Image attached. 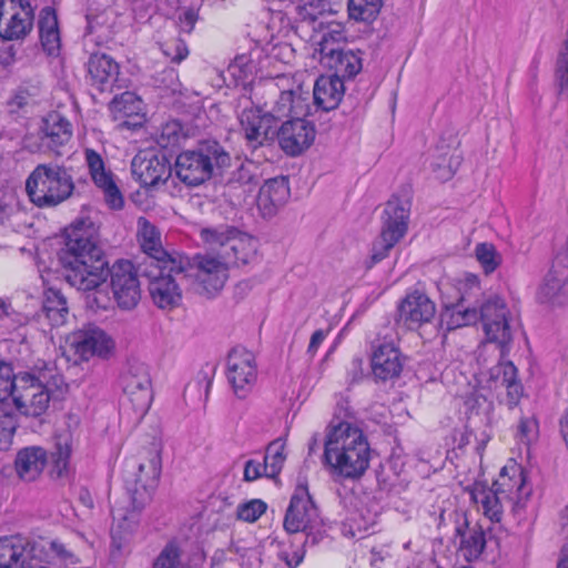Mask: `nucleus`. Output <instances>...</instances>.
I'll list each match as a JSON object with an SVG mask.
<instances>
[{
    "instance_id": "f257e3e1",
    "label": "nucleus",
    "mask_w": 568,
    "mask_h": 568,
    "mask_svg": "<svg viewBox=\"0 0 568 568\" xmlns=\"http://www.w3.org/2000/svg\"><path fill=\"white\" fill-rule=\"evenodd\" d=\"M63 264L67 282L88 293L91 308L108 310L111 296L105 291L110 271L99 246V227L90 219H79L65 230Z\"/></svg>"
},
{
    "instance_id": "f03ea898",
    "label": "nucleus",
    "mask_w": 568,
    "mask_h": 568,
    "mask_svg": "<svg viewBox=\"0 0 568 568\" xmlns=\"http://www.w3.org/2000/svg\"><path fill=\"white\" fill-rule=\"evenodd\" d=\"M92 555V544L82 537L77 545L21 537L0 538V568H59L83 564Z\"/></svg>"
},
{
    "instance_id": "7ed1b4c3",
    "label": "nucleus",
    "mask_w": 568,
    "mask_h": 568,
    "mask_svg": "<svg viewBox=\"0 0 568 568\" xmlns=\"http://www.w3.org/2000/svg\"><path fill=\"white\" fill-rule=\"evenodd\" d=\"M65 387L63 377L54 368H45L37 374L13 375L12 368L0 364V404L9 397L16 408L27 416H40L57 392Z\"/></svg>"
},
{
    "instance_id": "20e7f679",
    "label": "nucleus",
    "mask_w": 568,
    "mask_h": 568,
    "mask_svg": "<svg viewBox=\"0 0 568 568\" xmlns=\"http://www.w3.org/2000/svg\"><path fill=\"white\" fill-rule=\"evenodd\" d=\"M369 459V444L358 426L344 420L326 428L324 462L332 473L343 478H359L367 470Z\"/></svg>"
},
{
    "instance_id": "39448f33",
    "label": "nucleus",
    "mask_w": 568,
    "mask_h": 568,
    "mask_svg": "<svg viewBox=\"0 0 568 568\" xmlns=\"http://www.w3.org/2000/svg\"><path fill=\"white\" fill-rule=\"evenodd\" d=\"M74 182L60 165L39 164L26 181L30 201L38 207H54L67 201L74 191Z\"/></svg>"
},
{
    "instance_id": "423d86ee",
    "label": "nucleus",
    "mask_w": 568,
    "mask_h": 568,
    "mask_svg": "<svg viewBox=\"0 0 568 568\" xmlns=\"http://www.w3.org/2000/svg\"><path fill=\"white\" fill-rule=\"evenodd\" d=\"M72 440L70 435H59L53 452L48 455L47 450L39 446H30L18 452L14 460L17 476L23 481H33L40 477L44 468L52 464V471L62 476L68 468L71 455Z\"/></svg>"
},
{
    "instance_id": "0eeeda50",
    "label": "nucleus",
    "mask_w": 568,
    "mask_h": 568,
    "mask_svg": "<svg viewBox=\"0 0 568 568\" xmlns=\"http://www.w3.org/2000/svg\"><path fill=\"white\" fill-rule=\"evenodd\" d=\"M201 239L229 266L246 265L255 258L257 252V241L232 226L202 229Z\"/></svg>"
},
{
    "instance_id": "6e6552de",
    "label": "nucleus",
    "mask_w": 568,
    "mask_h": 568,
    "mask_svg": "<svg viewBox=\"0 0 568 568\" xmlns=\"http://www.w3.org/2000/svg\"><path fill=\"white\" fill-rule=\"evenodd\" d=\"M231 158L220 145L202 146L197 151H185L178 155L175 171L179 179L189 185H200L216 170L229 166Z\"/></svg>"
},
{
    "instance_id": "1a4fd4ad",
    "label": "nucleus",
    "mask_w": 568,
    "mask_h": 568,
    "mask_svg": "<svg viewBox=\"0 0 568 568\" xmlns=\"http://www.w3.org/2000/svg\"><path fill=\"white\" fill-rule=\"evenodd\" d=\"M113 338L98 326H85L70 333L65 339L63 354L73 364L90 361L92 357H109L114 351Z\"/></svg>"
},
{
    "instance_id": "9d476101",
    "label": "nucleus",
    "mask_w": 568,
    "mask_h": 568,
    "mask_svg": "<svg viewBox=\"0 0 568 568\" xmlns=\"http://www.w3.org/2000/svg\"><path fill=\"white\" fill-rule=\"evenodd\" d=\"M186 277L193 280L197 293L213 296L225 285L229 277V265L220 255H199L186 266Z\"/></svg>"
},
{
    "instance_id": "9b49d317",
    "label": "nucleus",
    "mask_w": 568,
    "mask_h": 568,
    "mask_svg": "<svg viewBox=\"0 0 568 568\" xmlns=\"http://www.w3.org/2000/svg\"><path fill=\"white\" fill-rule=\"evenodd\" d=\"M384 223L379 240L372 252L373 263H377L388 255L406 234L408 229V209L398 201H389L384 210Z\"/></svg>"
},
{
    "instance_id": "f8f14e48",
    "label": "nucleus",
    "mask_w": 568,
    "mask_h": 568,
    "mask_svg": "<svg viewBox=\"0 0 568 568\" xmlns=\"http://www.w3.org/2000/svg\"><path fill=\"white\" fill-rule=\"evenodd\" d=\"M72 124L59 111H49L41 120L39 136H30L27 146L32 152H55L71 140Z\"/></svg>"
},
{
    "instance_id": "ddd939ff",
    "label": "nucleus",
    "mask_w": 568,
    "mask_h": 568,
    "mask_svg": "<svg viewBox=\"0 0 568 568\" xmlns=\"http://www.w3.org/2000/svg\"><path fill=\"white\" fill-rule=\"evenodd\" d=\"M34 9L29 0H0V38L22 40L32 30Z\"/></svg>"
},
{
    "instance_id": "4468645a",
    "label": "nucleus",
    "mask_w": 568,
    "mask_h": 568,
    "mask_svg": "<svg viewBox=\"0 0 568 568\" xmlns=\"http://www.w3.org/2000/svg\"><path fill=\"white\" fill-rule=\"evenodd\" d=\"M111 303L121 310L134 308L141 298V285L134 265L129 261L113 264L110 271Z\"/></svg>"
},
{
    "instance_id": "2eb2a0df",
    "label": "nucleus",
    "mask_w": 568,
    "mask_h": 568,
    "mask_svg": "<svg viewBox=\"0 0 568 568\" xmlns=\"http://www.w3.org/2000/svg\"><path fill=\"white\" fill-rule=\"evenodd\" d=\"M138 240L142 251L155 261L158 268L178 273L183 268L185 256L168 253L162 245L161 232L145 217L138 220Z\"/></svg>"
},
{
    "instance_id": "dca6fc26",
    "label": "nucleus",
    "mask_w": 568,
    "mask_h": 568,
    "mask_svg": "<svg viewBox=\"0 0 568 568\" xmlns=\"http://www.w3.org/2000/svg\"><path fill=\"white\" fill-rule=\"evenodd\" d=\"M189 260L185 257V264L179 272L159 268V275H155L149 286L152 302L163 311H171L182 304L183 293L181 281L186 277V266Z\"/></svg>"
},
{
    "instance_id": "f3484780",
    "label": "nucleus",
    "mask_w": 568,
    "mask_h": 568,
    "mask_svg": "<svg viewBox=\"0 0 568 568\" xmlns=\"http://www.w3.org/2000/svg\"><path fill=\"white\" fill-rule=\"evenodd\" d=\"M161 471L160 452L154 448L145 456L141 457L138 465V473L134 480L129 485L131 503L136 508H143L152 497Z\"/></svg>"
},
{
    "instance_id": "a211bd4d",
    "label": "nucleus",
    "mask_w": 568,
    "mask_h": 568,
    "mask_svg": "<svg viewBox=\"0 0 568 568\" xmlns=\"http://www.w3.org/2000/svg\"><path fill=\"white\" fill-rule=\"evenodd\" d=\"M226 376L235 395L244 398L257 378L255 356L245 348H234L227 357Z\"/></svg>"
},
{
    "instance_id": "6ab92c4d",
    "label": "nucleus",
    "mask_w": 568,
    "mask_h": 568,
    "mask_svg": "<svg viewBox=\"0 0 568 568\" xmlns=\"http://www.w3.org/2000/svg\"><path fill=\"white\" fill-rule=\"evenodd\" d=\"M316 136L315 124L306 116H296L284 121L278 131V144L290 156H297L314 143Z\"/></svg>"
},
{
    "instance_id": "aec40b11",
    "label": "nucleus",
    "mask_w": 568,
    "mask_h": 568,
    "mask_svg": "<svg viewBox=\"0 0 568 568\" xmlns=\"http://www.w3.org/2000/svg\"><path fill=\"white\" fill-rule=\"evenodd\" d=\"M240 121L253 148L273 141L280 129L278 118L268 109H243Z\"/></svg>"
},
{
    "instance_id": "412c9836",
    "label": "nucleus",
    "mask_w": 568,
    "mask_h": 568,
    "mask_svg": "<svg viewBox=\"0 0 568 568\" xmlns=\"http://www.w3.org/2000/svg\"><path fill=\"white\" fill-rule=\"evenodd\" d=\"M84 155L90 178L102 192L105 204L112 210L122 209L123 195L112 171L105 166L103 159L94 150L85 149Z\"/></svg>"
},
{
    "instance_id": "4be33fe9",
    "label": "nucleus",
    "mask_w": 568,
    "mask_h": 568,
    "mask_svg": "<svg viewBox=\"0 0 568 568\" xmlns=\"http://www.w3.org/2000/svg\"><path fill=\"white\" fill-rule=\"evenodd\" d=\"M131 171L143 186L165 182L171 174L169 161L155 150L140 151L132 160Z\"/></svg>"
},
{
    "instance_id": "5701e85b",
    "label": "nucleus",
    "mask_w": 568,
    "mask_h": 568,
    "mask_svg": "<svg viewBox=\"0 0 568 568\" xmlns=\"http://www.w3.org/2000/svg\"><path fill=\"white\" fill-rule=\"evenodd\" d=\"M318 520L317 509L305 486H297L284 519L288 532L313 528Z\"/></svg>"
},
{
    "instance_id": "b1692460",
    "label": "nucleus",
    "mask_w": 568,
    "mask_h": 568,
    "mask_svg": "<svg viewBox=\"0 0 568 568\" xmlns=\"http://www.w3.org/2000/svg\"><path fill=\"white\" fill-rule=\"evenodd\" d=\"M493 486L501 496L508 499V504L511 508L520 506L530 495V488L526 484V473L524 468L514 460H509L508 464L503 467Z\"/></svg>"
},
{
    "instance_id": "393cba45",
    "label": "nucleus",
    "mask_w": 568,
    "mask_h": 568,
    "mask_svg": "<svg viewBox=\"0 0 568 568\" xmlns=\"http://www.w3.org/2000/svg\"><path fill=\"white\" fill-rule=\"evenodd\" d=\"M123 392L138 410H146L152 402L151 379L144 364L133 363L122 376Z\"/></svg>"
},
{
    "instance_id": "a878e982",
    "label": "nucleus",
    "mask_w": 568,
    "mask_h": 568,
    "mask_svg": "<svg viewBox=\"0 0 568 568\" xmlns=\"http://www.w3.org/2000/svg\"><path fill=\"white\" fill-rule=\"evenodd\" d=\"M503 313L505 317L510 316L504 300L498 296H488L483 301L478 310L476 307H466L453 311L449 325L450 327H459L474 324L480 320L483 327H486L488 316L491 322H499L498 316Z\"/></svg>"
},
{
    "instance_id": "bb28decb",
    "label": "nucleus",
    "mask_w": 568,
    "mask_h": 568,
    "mask_svg": "<svg viewBox=\"0 0 568 568\" xmlns=\"http://www.w3.org/2000/svg\"><path fill=\"white\" fill-rule=\"evenodd\" d=\"M435 314L434 302L418 291L409 293L399 305V321L409 329H417L429 323Z\"/></svg>"
},
{
    "instance_id": "cd10ccee",
    "label": "nucleus",
    "mask_w": 568,
    "mask_h": 568,
    "mask_svg": "<svg viewBox=\"0 0 568 568\" xmlns=\"http://www.w3.org/2000/svg\"><path fill=\"white\" fill-rule=\"evenodd\" d=\"M290 186L287 179L277 176L266 180L260 187L256 205L264 217H271L287 202Z\"/></svg>"
},
{
    "instance_id": "c85d7f7f",
    "label": "nucleus",
    "mask_w": 568,
    "mask_h": 568,
    "mask_svg": "<svg viewBox=\"0 0 568 568\" xmlns=\"http://www.w3.org/2000/svg\"><path fill=\"white\" fill-rule=\"evenodd\" d=\"M321 63L334 71L341 81L354 78L362 70L361 57L352 50L324 47Z\"/></svg>"
},
{
    "instance_id": "c756f323",
    "label": "nucleus",
    "mask_w": 568,
    "mask_h": 568,
    "mask_svg": "<svg viewBox=\"0 0 568 568\" xmlns=\"http://www.w3.org/2000/svg\"><path fill=\"white\" fill-rule=\"evenodd\" d=\"M457 144L456 138L450 136L447 142H439L434 148L432 171L436 180L445 182L454 176L459 165V156L456 154Z\"/></svg>"
},
{
    "instance_id": "7c9ffc66",
    "label": "nucleus",
    "mask_w": 568,
    "mask_h": 568,
    "mask_svg": "<svg viewBox=\"0 0 568 568\" xmlns=\"http://www.w3.org/2000/svg\"><path fill=\"white\" fill-rule=\"evenodd\" d=\"M537 301L550 308H557L568 303L567 277L551 268L542 280L537 291Z\"/></svg>"
},
{
    "instance_id": "2f4dec72",
    "label": "nucleus",
    "mask_w": 568,
    "mask_h": 568,
    "mask_svg": "<svg viewBox=\"0 0 568 568\" xmlns=\"http://www.w3.org/2000/svg\"><path fill=\"white\" fill-rule=\"evenodd\" d=\"M403 362L398 348L393 343L381 344L372 356V371L376 378L382 381L397 377L402 371Z\"/></svg>"
},
{
    "instance_id": "473e14b6",
    "label": "nucleus",
    "mask_w": 568,
    "mask_h": 568,
    "mask_svg": "<svg viewBox=\"0 0 568 568\" xmlns=\"http://www.w3.org/2000/svg\"><path fill=\"white\" fill-rule=\"evenodd\" d=\"M470 496L473 501L477 505L478 510L491 521H500L505 509L508 507L511 508L508 504V499L501 496L493 485L491 487H487L483 484H476Z\"/></svg>"
},
{
    "instance_id": "72a5a7b5",
    "label": "nucleus",
    "mask_w": 568,
    "mask_h": 568,
    "mask_svg": "<svg viewBox=\"0 0 568 568\" xmlns=\"http://www.w3.org/2000/svg\"><path fill=\"white\" fill-rule=\"evenodd\" d=\"M132 506V510L116 508L113 511L114 524L111 536L113 545L119 550L130 544L139 526V511L142 508H136L134 504Z\"/></svg>"
},
{
    "instance_id": "f704fd0d",
    "label": "nucleus",
    "mask_w": 568,
    "mask_h": 568,
    "mask_svg": "<svg viewBox=\"0 0 568 568\" xmlns=\"http://www.w3.org/2000/svg\"><path fill=\"white\" fill-rule=\"evenodd\" d=\"M88 72L92 85L103 91L116 80L119 64L112 57L97 52L88 61Z\"/></svg>"
},
{
    "instance_id": "c9c22d12",
    "label": "nucleus",
    "mask_w": 568,
    "mask_h": 568,
    "mask_svg": "<svg viewBox=\"0 0 568 568\" xmlns=\"http://www.w3.org/2000/svg\"><path fill=\"white\" fill-rule=\"evenodd\" d=\"M39 34L43 51L50 57H58L61 51V38L58 17L51 7H45L40 12Z\"/></svg>"
},
{
    "instance_id": "e433bc0d",
    "label": "nucleus",
    "mask_w": 568,
    "mask_h": 568,
    "mask_svg": "<svg viewBox=\"0 0 568 568\" xmlns=\"http://www.w3.org/2000/svg\"><path fill=\"white\" fill-rule=\"evenodd\" d=\"M344 94V83L335 77H321L316 80L313 89V99L316 106L332 103L331 106H338Z\"/></svg>"
},
{
    "instance_id": "4c0bfd02",
    "label": "nucleus",
    "mask_w": 568,
    "mask_h": 568,
    "mask_svg": "<svg viewBox=\"0 0 568 568\" xmlns=\"http://www.w3.org/2000/svg\"><path fill=\"white\" fill-rule=\"evenodd\" d=\"M42 313L51 327H60L67 323L69 310L65 298L59 291L52 288L45 291Z\"/></svg>"
},
{
    "instance_id": "58836bf2",
    "label": "nucleus",
    "mask_w": 568,
    "mask_h": 568,
    "mask_svg": "<svg viewBox=\"0 0 568 568\" xmlns=\"http://www.w3.org/2000/svg\"><path fill=\"white\" fill-rule=\"evenodd\" d=\"M500 373H503L501 388L507 392L508 404L516 405L523 394V387L517 382V369L513 363L505 362L491 368V376L495 379L499 378Z\"/></svg>"
},
{
    "instance_id": "ea45409f",
    "label": "nucleus",
    "mask_w": 568,
    "mask_h": 568,
    "mask_svg": "<svg viewBox=\"0 0 568 568\" xmlns=\"http://www.w3.org/2000/svg\"><path fill=\"white\" fill-rule=\"evenodd\" d=\"M253 169L255 170L252 163L243 164L229 183L230 191L239 192V197H242L243 201L255 191L258 184V176Z\"/></svg>"
},
{
    "instance_id": "a19ab883",
    "label": "nucleus",
    "mask_w": 568,
    "mask_h": 568,
    "mask_svg": "<svg viewBox=\"0 0 568 568\" xmlns=\"http://www.w3.org/2000/svg\"><path fill=\"white\" fill-rule=\"evenodd\" d=\"M286 460V442L283 438L273 440L266 448L264 471L267 477H275L282 470Z\"/></svg>"
},
{
    "instance_id": "79ce46f5",
    "label": "nucleus",
    "mask_w": 568,
    "mask_h": 568,
    "mask_svg": "<svg viewBox=\"0 0 568 568\" xmlns=\"http://www.w3.org/2000/svg\"><path fill=\"white\" fill-rule=\"evenodd\" d=\"M499 322H491L490 317L487 318L486 327H484V332L486 338L490 343H495L499 345L501 348L507 346L511 338L513 332L509 324V317H505L504 313L498 316Z\"/></svg>"
},
{
    "instance_id": "37998d69",
    "label": "nucleus",
    "mask_w": 568,
    "mask_h": 568,
    "mask_svg": "<svg viewBox=\"0 0 568 568\" xmlns=\"http://www.w3.org/2000/svg\"><path fill=\"white\" fill-rule=\"evenodd\" d=\"M460 549L465 552V557L470 560L477 558L485 547V536L479 528H468L464 531L459 530Z\"/></svg>"
},
{
    "instance_id": "c03bdc74",
    "label": "nucleus",
    "mask_w": 568,
    "mask_h": 568,
    "mask_svg": "<svg viewBox=\"0 0 568 568\" xmlns=\"http://www.w3.org/2000/svg\"><path fill=\"white\" fill-rule=\"evenodd\" d=\"M327 4V0H300L295 7L296 20L315 23L324 18Z\"/></svg>"
},
{
    "instance_id": "a18cd8bd",
    "label": "nucleus",
    "mask_w": 568,
    "mask_h": 568,
    "mask_svg": "<svg viewBox=\"0 0 568 568\" xmlns=\"http://www.w3.org/2000/svg\"><path fill=\"white\" fill-rule=\"evenodd\" d=\"M255 67L246 55L236 57L227 67L225 73L234 80V84L243 85L251 81Z\"/></svg>"
},
{
    "instance_id": "49530a36",
    "label": "nucleus",
    "mask_w": 568,
    "mask_h": 568,
    "mask_svg": "<svg viewBox=\"0 0 568 568\" xmlns=\"http://www.w3.org/2000/svg\"><path fill=\"white\" fill-rule=\"evenodd\" d=\"M382 7V0H348L349 17L357 21H372Z\"/></svg>"
},
{
    "instance_id": "de8ad7c7",
    "label": "nucleus",
    "mask_w": 568,
    "mask_h": 568,
    "mask_svg": "<svg viewBox=\"0 0 568 568\" xmlns=\"http://www.w3.org/2000/svg\"><path fill=\"white\" fill-rule=\"evenodd\" d=\"M475 257L484 272L490 274L501 264V255L490 243H480L475 247Z\"/></svg>"
},
{
    "instance_id": "09e8293b",
    "label": "nucleus",
    "mask_w": 568,
    "mask_h": 568,
    "mask_svg": "<svg viewBox=\"0 0 568 568\" xmlns=\"http://www.w3.org/2000/svg\"><path fill=\"white\" fill-rule=\"evenodd\" d=\"M326 24L323 30L320 45V58L323 55L324 47L341 48L339 44L345 40V29L342 23L334 21H320V26Z\"/></svg>"
},
{
    "instance_id": "8fccbe9b",
    "label": "nucleus",
    "mask_w": 568,
    "mask_h": 568,
    "mask_svg": "<svg viewBox=\"0 0 568 568\" xmlns=\"http://www.w3.org/2000/svg\"><path fill=\"white\" fill-rule=\"evenodd\" d=\"M186 139V132L179 121L166 122L161 130L158 143L162 148H174Z\"/></svg>"
},
{
    "instance_id": "3c124183",
    "label": "nucleus",
    "mask_w": 568,
    "mask_h": 568,
    "mask_svg": "<svg viewBox=\"0 0 568 568\" xmlns=\"http://www.w3.org/2000/svg\"><path fill=\"white\" fill-rule=\"evenodd\" d=\"M266 504L261 499H252L237 506V519L246 523L256 521L265 511Z\"/></svg>"
},
{
    "instance_id": "603ef678",
    "label": "nucleus",
    "mask_w": 568,
    "mask_h": 568,
    "mask_svg": "<svg viewBox=\"0 0 568 568\" xmlns=\"http://www.w3.org/2000/svg\"><path fill=\"white\" fill-rule=\"evenodd\" d=\"M458 290L462 293V302L478 296L481 293L479 278L475 274L465 273L457 277Z\"/></svg>"
},
{
    "instance_id": "864d4df0",
    "label": "nucleus",
    "mask_w": 568,
    "mask_h": 568,
    "mask_svg": "<svg viewBox=\"0 0 568 568\" xmlns=\"http://www.w3.org/2000/svg\"><path fill=\"white\" fill-rule=\"evenodd\" d=\"M14 430L13 417L6 413L0 404V450H7L11 446Z\"/></svg>"
},
{
    "instance_id": "5fc2aeb1",
    "label": "nucleus",
    "mask_w": 568,
    "mask_h": 568,
    "mask_svg": "<svg viewBox=\"0 0 568 568\" xmlns=\"http://www.w3.org/2000/svg\"><path fill=\"white\" fill-rule=\"evenodd\" d=\"M438 288L447 308L458 307L462 302V293L458 290L457 277L442 281Z\"/></svg>"
},
{
    "instance_id": "6e6d98bb",
    "label": "nucleus",
    "mask_w": 568,
    "mask_h": 568,
    "mask_svg": "<svg viewBox=\"0 0 568 568\" xmlns=\"http://www.w3.org/2000/svg\"><path fill=\"white\" fill-rule=\"evenodd\" d=\"M154 568H185L180 561L179 548L170 544L159 555L154 562Z\"/></svg>"
},
{
    "instance_id": "4d7b16f0",
    "label": "nucleus",
    "mask_w": 568,
    "mask_h": 568,
    "mask_svg": "<svg viewBox=\"0 0 568 568\" xmlns=\"http://www.w3.org/2000/svg\"><path fill=\"white\" fill-rule=\"evenodd\" d=\"M308 99V92H304L301 85L296 89L284 90L281 92L277 106H302V103Z\"/></svg>"
},
{
    "instance_id": "13d9d810",
    "label": "nucleus",
    "mask_w": 568,
    "mask_h": 568,
    "mask_svg": "<svg viewBox=\"0 0 568 568\" xmlns=\"http://www.w3.org/2000/svg\"><path fill=\"white\" fill-rule=\"evenodd\" d=\"M162 51L168 58L171 59L172 62L176 63H180L189 54L186 43L181 39H173L165 42L162 45Z\"/></svg>"
},
{
    "instance_id": "bf43d9fd",
    "label": "nucleus",
    "mask_w": 568,
    "mask_h": 568,
    "mask_svg": "<svg viewBox=\"0 0 568 568\" xmlns=\"http://www.w3.org/2000/svg\"><path fill=\"white\" fill-rule=\"evenodd\" d=\"M538 425L534 418L523 419L519 424L520 439L530 444L537 438Z\"/></svg>"
},
{
    "instance_id": "052dcab7",
    "label": "nucleus",
    "mask_w": 568,
    "mask_h": 568,
    "mask_svg": "<svg viewBox=\"0 0 568 568\" xmlns=\"http://www.w3.org/2000/svg\"><path fill=\"white\" fill-rule=\"evenodd\" d=\"M136 102H141V98L133 91H123L115 93L109 106H130Z\"/></svg>"
},
{
    "instance_id": "680f3d73",
    "label": "nucleus",
    "mask_w": 568,
    "mask_h": 568,
    "mask_svg": "<svg viewBox=\"0 0 568 568\" xmlns=\"http://www.w3.org/2000/svg\"><path fill=\"white\" fill-rule=\"evenodd\" d=\"M263 467H264V464H261L258 462H255V460L246 462L245 468H244L245 480L253 481V480L260 478L261 476L265 475Z\"/></svg>"
},
{
    "instance_id": "e2e57ef3",
    "label": "nucleus",
    "mask_w": 568,
    "mask_h": 568,
    "mask_svg": "<svg viewBox=\"0 0 568 568\" xmlns=\"http://www.w3.org/2000/svg\"><path fill=\"white\" fill-rule=\"evenodd\" d=\"M327 334H328V329H317L312 334L311 341H310V344L307 347V353L311 356H314L316 354L317 349L320 348L321 344L326 338Z\"/></svg>"
},
{
    "instance_id": "0e129e2a",
    "label": "nucleus",
    "mask_w": 568,
    "mask_h": 568,
    "mask_svg": "<svg viewBox=\"0 0 568 568\" xmlns=\"http://www.w3.org/2000/svg\"><path fill=\"white\" fill-rule=\"evenodd\" d=\"M145 121V115L141 113L129 114L125 120H123L119 126L121 129L135 130L141 128Z\"/></svg>"
},
{
    "instance_id": "69168bd1",
    "label": "nucleus",
    "mask_w": 568,
    "mask_h": 568,
    "mask_svg": "<svg viewBox=\"0 0 568 568\" xmlns=\"http://www.w3.org/2000/svg\"><path fill=\"white\" fill-rule=\"evenodd\" d=\"M196 21V16L193 10H186L180 17L181 28L190 32Z\"/></svg>"
},
{
    "instance_id": "338daca9",
    "label": "nucleus",
    "mask_w": 568,
    "mask_h": 568,
    "mask_svg": "<svg viewBox=\"0 0 568 568\" xmlns=\"http://www.w3.org/2000/svg\"><path fill=\"white\" fill-rule=\"evenodd\" d=\"M560 433L562 436V439L568 448V409L566 410L565 415L562 416L560 420Z\"/></svg>"
},
{
    "instance_id": "774afa93",
    "label": "nucleus",
    "mask_w": 568,
    "mask_h": 568,
    "mask_svg": "<svg viewBox=\"0 0 568 568\" xmlns=\"http://www.w3.org/2000/svg\"><path fill=\"white\" fill-rule=\"evenodd\" d=\"M557 568H568V544L560 550Z\"/></svg>"
}]
</instances>
